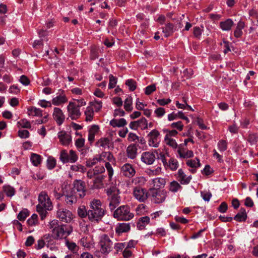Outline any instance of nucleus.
Listing matches in <instances>:
<instances>
[{
    "mask_svg": "<svg viewBox=\"0 0 258 258\" xmlns=\"http://www.w3.org/2000/svg\"><path fill=\"white\" fill-rule=\"evenodd\" d=\"M85 120L87 121H91L94 116V111L91 106H87L85 111Z\"/></svg>",
    "mask_w": 258,
    "mask_h": 258,
    "instance_id": "40",
    "label": "nucleus"
},
{
    "mask_svg": "<svg viewBox=\"0 0 258 258\" xmlns=\"http://www.w3.org/2000/svg\"><path fill=\"white\" fill-rule=\"evenodd\" d=\"M68 101L66 96L64 94H60L52 99V104L55 106H58L62 104H64Z\"/></svg>",
    "mask_w": 258,
    "mask_h": 258,
    "instance_id": "27",
    "label": "nucleus"
},
{
    "mask_svg": "<svg viewBox=\"0 0 258 258\" xmlns=\"http://www.w3.org/2000/svg\"><path fill=\"white\" fill-rule=\"evenodd\" d=\"M217 146L220 152H224L227 149V142L225 140H221L218 142Z\"/></svg>",
    "mask_w": 258,
    "mask_h": 258,
    "instance_id": "51",
    "label": "nucleus"
},
{
    "mask_svg": "<svg viewBox=\"0 0 258 258\" xmlns=\"http://www.w3.org/2000/svg\"><path fill=\"white\" fill-rule=\"evenodd\" d=\"M29 215V212L27 209H24L17 215V219L20 221H24Z\"/></svg>",
    "mask_w": 258,
    "mask_h": 258,
    "instance_id": "48",
    "label": "nucleus"
},
{
    "mask_svg": "<svg viewBox=\"0 0 258 258\" xmlns=\"http://www.w3.org/2000/svg\"><path fill=\"white\" fill-rule=\"evenodd\" d=\"M105 206L100 200L93 199L90 202L89 209L88 210V218L93 223H98L105 214Z\"/></svg>",
    "mask_w": 258,
    "mask_h": 258,
    "instance_id": "1",
    "label": "nucleus"
},
{
    "mask_svg": "<svg viewBox=\"0 0 258 258\" xmlns=\"http://www.w3.org/2000/svg\"><path fill=\"white\" fill-rule=\"evenodd\" d=\"M77 213L81 218L88 217V211H87L84 206H81L78 208Z\"/></svg>",
    "mask_w": 258,
    "mask_h": 258,
    "instance_id": "50",
    "label": "nucleus"
},
{
    "mask_svg": "<svg viewBox=\"0 0 258 258\" xmlns=\"http://www.w3.org/2000/svg\"><path fill=\"white\" fill-rule=\"evenodd\" d=\"M78 198H79V197H78L77 195H76L71 191L65 196L66 203L68 205L71 206L76 203Z\"/></svg>",
    "mask_w": 258,
    "mask_h": 258,
    "instance_id": "28",
    "label": "nucleus"
},
{
    "mask_svg": "<svg viewBox=\"0 0 258 258\" xmlns=\"http://www.w3.org/2000/svg\"><path fill=\"white\" fill-rule=\"evenodd\" d=\"M201 194L203 200L207 202L210 201L212 197V194L209 191H203L201 192Z\"/></svg>",
    "mask_w": 258,
    "mask_h": 258,
    "instance_id": "64",
    "label": "nucleus"
},
{
    "mask_svg": "<svg viewBox=\"0 0 258 258\" xmlns=\"http://www.w3.org/2000/svg\"><path fill=\"white\" fill-rule=\"evenodd\" d=\"M89 106H91L96 112L99 111L102 107V102L101 101L94 100L90 103Z\"/></svg>",
    "mask_w": 258,
    "mask_h": 258,
    "instance_id": "44",
    "label": "nucleus"
},
{
    "mask_svg": "<svg viewBox=\"0 0 258 258\" xmlns=\"http://www.w3.org/2000/svg\"><path fill=\"white\" fill-rule=\"evenodd\" d=\"M174 25L171 23H168L164 27H163L162 32L165 37H167L172 35L174 32Z\"/></svg>",
    "mask_w": 258,
    "mask_h": 258,
    "instance_id": "35",
    "label": "nucleus"
},
{
    "mask_svg": "<svg viewBox=\"0 0 258 258\" xmlns=\"http://www.w3.org/2000/svg\"><path fill=\"white\" fill-rule=\"evenodd\" d=\"M177 178L181 184H187L191 179V176H187L182 169H179L177 174Z\"/></svg>",
    "mask_w": 258,
    "mask_h": 258,
    "instance_id": "21",
    "label": "nucleus"
},
{
    "mask_svg": "<svg viewBox=\"0 0 258 258\" xmlns=\"http://www.w3.org/2000/svg\"><path fill=\"white\" fill-rule=\"evenodd\" d=\"M29 226H35L38 224V217L36 214H33L27 221Z\"/></svg>",
    "mask_w": 258,
    "mask_h": 258,
    "instance_id": "46",
    "label": "nucleus"
},
{
    "mask_svg": "<svg viewBox=\"0 0 258 258\" xmlns=\"http://www.w3.org/2000/svg\"><path fill=\"white\" fill-rule=\"evenodd\" d=\"M67 111L68 116L73 120H76L81 116L80 108L75 102H69L67 106Z\"/></svg>",
    "mask_w": 258,
    "mask_h": 258,
    "instance_id": "12",
    "label": "nucleus"
},
{
    "mask_svg": "<svg viewBox=\"0 0 258 258\" xmlns=\"http://www.w3.org/2000/svg\"><path fill=\"white\" fill-rule=\"evenodd\" d=\"M133 183L136 184H139L140 185H143L145 182V179L142 176L136 177L133 179Z\"/></svg>",
    "mask_w": 258,
    "mask_h": 258,
    "instance_id": "62",
    "label": "nucleus"
},
{
    "mask_svg": "<svg viewBox=\"0 0 258 258\" xmlns=\"http://www.w3.org/2000/svg\"><path fill=\"white\" fill-rule=\"evenodd\" d=\"M137 121L138 123V127L141 130H144L148 128V122L145 117H142L141 119L137 120Z\"/></svg>",
    "mask_w": 258,
    "mask_h": 258,
    "instance_id": "47",
    "label": "nucleus"
},
{
    "mask_svg": "<svg viewBox=\"0 0 258 258\" xmlns=\"http://www.w3.org/2000/svg\"><path fill=\"white\" fill-rule=\"evenodd\" d=\"M52 116L58 125H61L65 119V115L62 110L58 107L54 108Z\"/></svg>",
    "mask_w": 258,
    "mask_h": 258,
    "instance_id": "16",
    "label": "nucleus"
},
{
    "mask_svg": "<svg viewBox=\"0 0 258 258\" xmlns=\"http://www.w3.org/2000/svg\"><path fill=\"white\" fill-rule=\"evenodd\" d=\"M134 216V215L131 212L130 207L126 205L120 206L113 213V217L118 220L128 221Z\"/></svg>",
    "mask_w": 258,
    "mask_h": 258,
    "instance_id": "5",
    "label": "nucleus"
},
{
    "mask_svg": "<svg viewBox=\"0 0 258 258\" xmlns=\"http://www.w3.org/2000/svg\"><path fill=\"white\" fill-rule=\"evenodd\" d=\"M109 124L113 127H120L125 126L127 122L124 118H121L119 119H113L110 121Z\"/></svg>",
    "mask_w": 258,
    "mask_h": 258,
    "instance_id": "31",
    "label": "nucleus"
},
{
    "mask_svg": "<svg viewBox=\"0 0 258 258\" xmlns=\"http://www.w3.org/2000/svg\"><path fill=\"white\" fill-rule=\"evenodd\" d=\"M203 27H195L194 28V35L196 38L200 39L203 31Z\"/></svg>",
    "mask_w": 258,
    "mask_h": 258,
    "instance_id": "59",
    "label": "nucleus"
},
{
    "mask_svg": "<svg viewBox=\"0 0 258 258\" xmlns=\"http://www.w3.org/2000/svg\"><path fill=\"white\" fill-rule=\"evenodd\" d=\"M65 244L69 250L74 253H77L79 250V247L76 243L70 241L68 239H66Z\"/></svg>",
    "mask_w": 258,
    "mask_h": 258,
    "instance_id": "36",
    "label": "nucleus"
},
{
    "mask_svg": "<svg viewBox=\"0 0 258 258\" xmlns=\"http://www.w3.org/2000/svg\"><path fill=\"white\" fill-rule=\"evenodd\" d=\"M17 124L18 126H21L23 128H29L31 127L30 122L26 119H23L18 121Z\"/></svg>",
    "mask_w": 258,
    "mask_h": 258,
    "instance_id": "55",
    "label": "nucleus"
},
{
    "mask_svg": "<svg viewBox=\"0 0 258 258\" xmlns=\"http://www.w3.org/2000/svg\"><path fill=\"white\" fill-rule=\"evenodd\" d=\"M105 171L103 165H98L95 167L93 169L89 170L87 172V176L90 179H92L98 174L104 172Z\"/></svg>",
    "mask_w": 258,
    "mask_h": 258,
    "instance_id": "19",
    "label": "nucleus"
},
{
    "mask_svg": "<svg viewBox=\"0 0 258 258\" xmlns=\"http://www.w3.org/2000/svg\"><path fill=\"white\" fill-rule=\"evenodd\" d=\"M109 82L108 84V88L112 89L115 87L117 83V79L113 76L112 75H110L109 76Z\"/></svg>",
    "mask_w": 258,
    "mask_h": 258,
    "instance_id": "57",
    "label": "nucleus"
},
{
    "mask_svg": "<svg viewBox=\"0 0 258 258\" xmlns=\"http://www.w3.org/2000/svg\"><path fill=\"white\" fill-rule=\"evenodd\" d=\"M59 142L63 146H68L72 141V137L70 134L64 131H61L58 133Z\"/></svg>",
    "mask_w": 258,
    "mask_h": 258,
    "instance_id": "20",
    "label": "nucleus"
},
{
    "mask_svg": "<svg viewBox=\"0 0 258 258\" xmlns=\"http://www.w3.org/2000/svg\"><path fill=\"white\" fill-rule=\"evenodd\" d=\"M50 228L52 229V233L54 237L56 239H67L73 232V228L70 225L65 224H58L57 220H52L50 223Z\"/></svg>",
    "mask_w": 258,
    "mask_h": 258,
    "instance_id": "3",
    "label": "nucleus"
},
{
    "mask_svg": "<svg viewBox=\"0 0 258 258\" xmlns=\"http://www.w3.org/2000/svg\"><path fill=\"white\" fill-rule=\"evenodd\" d=\"M30 161L34 166H38L42 162V157L38 154L32 153L30 156Z\"/></svg>",
    "mask_w": 258,
    "mask_h": 258,
    "instance_id": "37",
    "label": "nucleus"
},
{
    "mask_svg": "<svg viewBox=\"0 0 258 258\" xmlns=\"http://www.w3.org/2000/svg\"><path fill=\"white\" fill-rule=\"evenodd\" d=\"M78 159V156L73 150H70L69 153L65 150H63L60 152L59 159L63 164L75 163L77 161Z\"/></svg>",
    "mask_w": 258,
    "mask_h": 258,
    "instance_id": "10",
    "label": "nucleus"
},
{
    "mask_svg": "<svg viewBox=\"0 0 258 258\" xmlns=\"http://www.w3.org/2000/svg\"><path fill=\"white\" fill-rule=\"evenodd\" d=\"M186 163L188 166L191 168L190 171L192 173H195L197 171V168L201 166L200 160L197 158L193 160H187Z\"/></svg>",
    "mask_w": 258,
    "mask_h": 258,
    "instance_id": "26",
    "label": "nucleus"
},
{
    "mask_svg": "<svg viewBox=\"0 0 258 258\" xmlns=\"http://www.w3.org/2000/svg\"><path fill=\"white\" fill-rule=\"evenodd\" d=\"M166 166H168L171 170L174 171L177 169L178 167V163L176 159L171 158Z\"/></svg>",
    "mask_w": 258,
    "mask_h": 258,
    "instance_id": "49",
    "label": "nucleus"
},
{
    "mask_svg": "<svg viewBox=\"0 0 258 258\" xmlns=\"http://www.w3.org/2000/svg\"><path fill=\"white\" fill-rule=\"evenodd\" d=\"M98 244L101 252L108 254L112 250L113 242L107 235L102 234L99 237Z\"/></svg>",
    "mask_w": 258,
    "mask_h": 258,
    "instance_id": "7",
    "label": "nucleus"
},
{
    "mask_svg": "<svg viewBox=\"0 0 258 258\" xmlns=\"http://www.w3.org/2000/svg\"><path fill=\"white\" fill-rule=\"evenodd\" d=\"M182 189V186L176 181L174 180L170 183L169 190L172 192H177Z\"/></svg>",
    "mask_w": 258,
    "mask_h": 258,
    "instance_id": "38",
    "label": "nucleus"
},
{
    "mask_svg": "<svg viewBox=\"0 0 258 258\" xmlns=\"http://www.w3.org/2000/svg\"><path fill=\"white\" fill-rule=\"evenodd\" d=\"M37 104L41 106L42 108H47V107H50L52 105V102L50 101H47L44 99H41L39 100Z\"/></svg>",
    "mask_w": 258,
    "mask_h": 258,
    "instance_id": "54",
    "label": "nucleus"
},
{
    "mask_svg": "<svg viewBox=\"0 0 258 258\" xmlns=\"http://www.w3.org/2000/svg\"><path fill=\"white\" fill-rule=\"evenodd\" d=\"M166 184L165 179L161 177H157L151 180L150 185L154 188L153 190H157L164 187Z\"/></svg>",
    "mask_w": 258,
    "mask_h": 258,
    "instance_id": "18",
    "label": "nucleus"
},
{
    "mask_svg": "<svg viewBox=\"0 0 258 258\" xmlns=\"http://www.w3.org/2000/svg\"><path fill=\"white\" fill-rule=\"evenodd\" d=\"M133 99L132 97L128 96L124 101V108L127 111H131L133 109Z\"/></svg>",
    "mask_w": 258,
    "mask_h": 258,
    "instance_id": "45",
    "label": "nucleus"
},
{
    "mask_svg": "<svg viewBox=\"0 0 258 258\" xmlns=\"http://www.w3.org/2000/svg\"><path fill=\"white\" fill-rule=\"evenodd\" d=\"M246 217L247 215L245 210L244 209H241L240 212L235 216L234 219L237 221L241 222L245 221Z\"/></svg>",
    "mask_w": 258,
    "mask_h": 258,
    "instance_id": "41",
    "label": "nucleus"
},
{
    "mask_svg": "<svg viewBox=\"0 0 258 258\" xmlns=\"http://www.w3.org/2000/svg\"><path fill=\"white\" fill-rule=\"evenodd\" d=\"M245 27V23L242 21H239L236 26V28L233 32V34L235 37L238 38L241 37L243 34L242 30Z\"/></svg>",
    "mask_w": 258,
    "mask_h": 258,
    "instance_id": "25",
    "label": "nucleus"
},
{
    "mask_svg": "<svg viewBox=\"0 0 258 258\" xmlns=\"http://www.w3.org/2000/svg\"><path fill=\"white\" fill-rule=\"evenodd\" d=\"M38 200L39 203L36 207L37 211L39 214L41 219L43 220L47 214V211L52 209V203L45 191H42L39 194Z\"/></svg>",
    "mask_w": 258,
    "mask_h": 258,
    "instance_id": "2",
    "label": "nucleus"
},
{
    "mask_svg": "<svg viewBox=\"0 0 258 258\" xmlns=\"http://www.w3.org/2000/svg\"><path fill=\"white\" fill-rule=\"evenodd\" d=\"M156 159L155 155L151 152H145L142 154L141 161L147 165H151L155 161Z\"/></svg>",
    "mask_w": 258,
    "mask_h": 258,
    "instance_id": "17",
    "label": "nucleus"
},
{
    "mask_svg": "<svg viewBox=\"0 0 258 258\" xmlns=\"http://www.w3.org/2000/svg\"><path fill=\"white\" fill-rule=\"evenodd\" d=\"M156 87L155 84L148 86L145 88V93L149 95L156 90Z\"/></svg>",
    "mask_w": 258,
    "mask_h": 258,
    "instance_id": "58",
    "label": "nucleus"
},
{
    "mask_svg": "<svg viewBox=\"0 0 258 258\" xmlns=\"http://www.w3.org/2000/svg\"><path fill=\"white\" fill-rule=\"evenodd\" d=\"M125 84L128 87L130 91H133L137 88V83L133 79H128L126 81Z\"/></svg>",
    "mask_w": 258,
    "mask_h": 258,
    "instance_id": "53",
    "label": "nucleus"
},
{
    "mask_svg": "<svg viewBox=\"0 0 258 258\" xmlns=\"http://www.w3.org/2000/svg\"><path fill=\"white\" fill-rule=\"evenodd\" d=\"M133 196L140 202H145L148 198L149 193L146 189L137 186L134 188Z\"/></svg>",
    "mask_w": 258,
    "mask_h": 258,
    "instance_id": "14",
    "label": "nucleus"
},
{
    "mask_svg": "<svg viewBox=\"0 0 258 258\" xmlns=\"http://www.w3.org/2000/svg\"><path fill=\"white\" fill-rule=\"evenodd\" d=\"M164 141L166 145L172 147L173 149H176L177 147V144L173 138L168 137H164Z\"/></svg>",
    "mask_w": 258,
    "mask_h": 258,
    "instance_id": "43",
    "label": "nucleus"
},
{
    "mask_svg": "<svg viewBox=\"0 0 258 258\" xmlns=\"http://www.w3.org/2000/svg\"><path fill=\"white\" fill-rule=\"evenodd\" d=\"M99 130V127L97 125H91L88 130V140L92 143L95 139V135L98 133Z\"/></svg>",
    "mask_w": 258,
    "mask_h": 258,
    "instance_id": "23",
    "label": "nucleus"
},
{
    "mask_svg": "<svg viewBox=\"0 0 258 258\" xmlns=\"http://www.w3.org/2000/svg\"><path fill=\"white\" fill-rule=\"evenodd\" d=\"M106 194L108 196V200L109 201V208L111 210H112L120 203L119 189L116 186H111L106 190Z\"/></svg>",
    "mask_w": 258,
    "mask_h": 258,
    "instance_id": "4",
    "label": "nucleus"
},
{
    "mask_svg": "<svg viewBox=\"0 0 258 258\" xmlns=\"http://www.w3.org/2000/svg\"><path fill=\"white\" fill-rule=\"evenodd\" d=\"M56 160L52 157H49L47 160V167L48 169L51 170L53 169L56 166Z\"/></svg>",
    "mask_w": 258,
    "mask_h": 258,
    "instance_id": "52",
    "label": "nucleus"
},
{
    "mask_svg": "<svg viewBox=\"0 0 258 258\" xmlns=\"http://www.w3.org/2000/svg\"><path fill=\"white\" fill-rule=\"evenodd\" d=\"M150 222V218L148 216L142 217L140 218L137 223V228L139 230L144 229Z\"/></svg>",
    "mask_w": 258,
    "mask_h": 258,
    "instance_id": "33",
    "label": "nucleus"
},
{
    "mask_svg": "<svg viewBox=\"0 0 258 258\" xmlns=\"http://www.w3.org/2000/svg\"><path fill=\"white\" fill-rule=\"evenodd\" d=\"M131 226L130 223H122L118 224L115 228V232L118 235L130 231Z\"/></svg>",
    "mask_w": 258,
    "mask_h": 258,
    "instance_id": "24",
    "label": "nucleus"
},
{
    "mask_svg": "<svg viewBox=\"0 0 258 258\" xmlns=\"http://www.w3.org/2000/svg\"><path fill=\"white\" fill-rule=\"evenodd\" d=\"M127 157L132 159L136 158L137 155V148L136 145H131L128 146L126 149Z\"/></svg>",
    "mask_w": 258,
    "mask_h": 258,
    "instance_id": "29",
    "label": "nucleus"
},
{
    "mask_svg": "<svg viewBox=\"0 0 258 258\" xmlns=\"http://www.w3.org/2000/svg\"><path fill=\"white\" fill-rule=\"evenodd\" d=\"M258 136L256 134H250L248 137V141L251 145L255 144L257 142Z\"/></svg>",
    "mask_w": 258,
    "mask_h": 258,
    "instance_id": "56",
    "label": "nucleus"
},
{
    "mask_svg": "<svg viewBox=\"0 0 258 258\" xmlns=\"http://www.w3.org/2000/svg\"><path fill=\"white\" fill-rule=\"evenodd\" d=\"M234 25V22L231 19H227L219 23V27L221 30L229 31Z\"/></svg>",
    "mask_w": 258,
    "mask_h": 258,
    "instance_id": "22",
    "label": "nucleus"
},
{
    "mask_svg": "<svg viewBox=\"0 0 258 258\" xmlns=\"http://www.w3.org/2000/svg\"><path fill=\"white\" fill-rule=\"evenodd\" d=\"M147 139L150 147L158 148L161 141L160 133L157 130L154 129L148 134Z\"/></svg>",
    "mask_w": 258,
    "mask_h": 258,
    "instance_id": "9",
    "label": "nucleus"
},
{
    "mask_svg": "<svg viewBox=\"0 0 258 258\" xmlns=\"http://www.w3.org/2000/svg\"><path fill=\"white\" fill-rule=\"evenodd\" d=\"M30 133L26 130H19L18 132V136L22 139H26L29 137Z\"/></svg>",
    "mask_w": 258,
    "mask_h": 258,
    "instance_id": "60",
    "label": "nucleus"
},
{
    "mask_svg": "<svg viewBox=\"0 0 258 258\" xmlns=\"http://www.w3.org/2000/svg\"><path fill=\"white\" fill-rule=\"evenodd\" d=\"M151 200L155 204H160L165 201L167 197L165 190H151Z\"/></svg>",
    "mask_w": 258,
    "mask_h": 258,
    "instance_id": "13",
    "label": "nucleus"
},
{
    "mask_svg": "<svg viewBox=\"0 0 258 258\" xmlns=\"http://www.w3.org/2000/svg\"><path fill=\"white\" fill-rule=\"evenodd\" d=\"M110 145V140L107 137L101 138L96 143V146L98 147H102L104 149L109 148Z\"/></svg>",
    "mask_w": 258,
    "mask_h": 258,
    "instance_id": "30",
    "label": "nucleus"
},
{
    "mask_svg": "<svg viewBox=\"0 0 258 258\" xmlns=\"http://www.w3.org/2000/svg\"><path fill=\"white\" fill-rule=\"evenodd\" d=\"M28 113L29 115L41 117L43 115V111L39 108L31 106L28 109Z\"/></svg>",
    "mask_w": 258,
    "mask_h": 258,
    "instance_id": "34",
    "label": "nucleus"
},
{
    "mask_svg": "<svg viewBox=\"0 0 258 258\" xmlns=\"http://www.w3.org/2000/svg\"><path fill=\"white\" fill-rule=\"evenodd\" d=\"M56 217L62 222L70 223L73 219V214L64 206L58 204L57 205Z\"/></svg>",
    "mask_w": 258,
    "mask_h": 258,
    "instance_id": "6",
    "label": "nucleus"
},
{
    "mask_svg": "<svg viewBox=\"0 0 258 258\" xmlns=\"http://www.w3.org/2000/svg\"><path fill=\"white\" fill-rule=\"evenodd\" d=\"M94 180L93 181V186L95 188H101L104 186L103 183V180L105 178V176L100 175L96 176L94 177Z\"/></svg>",
    "mask_w": 258,
    "mask_h": 258,
    "instance_id": "32",
    "label": "nucleus"
},
{
    "mask_svg": "<svg viewBox=\"0 0 258 258\" xmlns=\"http://www.w3.org/2000/svg\"><path fill=\"white\" fill-rule=\"evenodd\" d=\"M3 191L8 197H12L15 195V189L13 187L6 185L3 186Z\"/></svg>",
    "mask_w": 258,
    "mask_h": 258,
    "instance_id": "42",
    "label": "nucleus"
},
{
    "mask_svg": "<svg viewBox=\"0 0 258 258\" xmlns=\"http://www.w3.org/2000/svg\"><path fill=\"white\" fill-rule=\"evenodd\" d=\"M165 110L164 108L159 107L157 108L155 111L154 113L156 114V116L159 118L162 117L165 114Z\"/></svg>",
    "mask_w": 258,
    "mask_h": 258,
    "instance_id": "61",
    "label": "nucleus"
},
{
    "mask_svg": "<svg viewBox=\"0 0 258 258\" xmlns=\"http://www.w3.org/2000/svg\"><path fill=\"white\" fill-rule=\"evenodd\" d=\"M120 172L122 175L125 177H132L135 175L136 170L132 165L126 163L121 167Z\"/></svg>",
    "mask_w": 258,
    "mask_h": 258,
    "instance_id": "15",
    "label": "nucleus"
},
{
    "mask_svg": "<svg viewBox=\"0 0 258 258\" xmlns=\"http://www.w3.org/2000/svg\"><path fill=\"white\" fill-rule=\"evenodd\" d=\"M19 81L22 85L24 86H28L30 83L28 78L25 75H22L20 77Z\"/></svg>",
    "mask_w": 258,
    "mask_h": 258,
    "instance_id": "63",
    "label": "nucleus"
},
{
    "mask_svg": "<svg viewBox=\"0 0 258 258\" xmlns=\"http://www.w3.org/2000/svg\"><path fill=\"white\" fill-rule=\"evenodd\" d=\"M73 185L71 191L80 198H83L86 195L85 183L81 180H76L73 183Z\"/></svg>",
    "mask_w": 258,
    "mask_h": 258,
    "instance_id": "11",
    "label": "nucleus"
},
{
    "mask_svg": "<svg viewBox=\"0 0 258 258\" xmlns=\"http://www.w3.org/2000/svg\"><path fill=\"white\" fill-rule=\"evenodd\" d=\"M101 157L104 160L105 165L108 172L109 180H111L113 175V169L109 162L114 163L115 159L112 154L109 152H103L101 154Z\"/></svg>",
    "mask_w": 258,
    "mask_h": 258,
    "instance_id": "8",
    "label": "nucleus"
},
{
    "mask_svg": "<svg viewBox=\"0 0 258 258\" xmlns=\"http://www.w3.org/2000/svg\"><path fill=\"white\" fill-rule=\"evenodd\" d=\"M178 153L180 157L182 158H189L194 156V153L191 150L179 149Z\"/></svg>",
    "mask_w": 258,
    "mask_h": 258,
    "instance_id": "39",
    "label": "nucleus"
}]
</instances>
